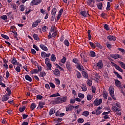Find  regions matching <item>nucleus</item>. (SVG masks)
<instances>
[{
	"label": "nucleus",
	"instance_id": "4be33fe9",
	"mask_svg": "<svg viewBox=\"0 0 125 125\" xmlns=\"http://www.w3.org/2000/svg\"><path fill=\"white\" fill-rule=\"evenodd\" d=\"M25 79L26 80V81H28V82H30L31 83L32 82V78L29 76V75H26L25 76Z\"/></svg>",
	"mask_w": 125,
	"mask_h": 125
},
{
	"label": "nucleus",
	"instance_id": "ea45409f",
	"mask_svg": "<svg viewBox=\"0 0 125 125\" xmlns=\"http://www.w3.org/2000/svg\"><path fill=\"white\" fill-rule=\"evenodd\" d=\"M36 107H37V105H36V104L32 103L30 106V109L31 110H34L36 108Z\"/></svg>",
	"mask_w": 125,
	"mask_h": 125
},
{
	"label": "nucleus",
	"instance_id": "a18cd8bd",
	"mask_svg": "<svg viewBox=\"0 0 125 125\" xmlns=\"http://www.w3.org/2000/svg\"><path fill=\"white\" fill-rule=\"evenodd\" d=\"M56 29V27L54 26H52L51 27V29L50 30V33H53V32H55V29Z\"/></svg>",
	"mask_w": 125,
	"mask_h": 125
},
{
	"label": "nucleus",
	"instance_id": "2eb2a0df",
	"mask_svg": "<svg viewBox=\"0 0 125 125\" xmlns=\"http://www.w3.org/2000/svg\"><path fill=\"white\" fill-rule=\"evenodd\" d=\"M54 75L56 76V77H59V76H60V71H59V69H55L54 70Z\"/></svg>",
	"mask_w": 125,
	"mask_h": 125
},
{
	"label": "nucleus",
	"instance_id": "864d4df0",
	"mask_svg": "<svg viewBox=\"0 0 125 125\" xmlns=\"http://www.w3.org/2000/svg\"><path fill=\"white\" fill-rule=\"evenodd\" d=\"M56 123H60L63 121V119L62 118H58L55 119Z\"/></svg>",
	"mask_w": 125,
	"mask_h": 125
},
{
	"label": "nucleus",
	"instance_id": "c756f323",
	"mask_svg": "<svg viewBox=\"0 0 125 125\" xmlns=\"http://www.w3.org/2000/svg\"><path fill=\"white\" fill-rule=\"evenodd\" d=\"M45 105V103L44 102H39V106L41 108V109H42L43 108V105Z\"/></svg>",
	"mask_w": 125,
	"mask_h": 125
},
{
	"label": "nucleus",
	"instance_id": "5701e85b",
	"mask_svg": "<svg viewBox=\"0 0 125 125\" xmlns=\"http://www.w3.org/2000/svg\"><path fill=\"white\" fill-rule=\"evenodd\" d=\"M55 113V110L54 109V108H51L49 112V116H52V115H53Z\"/></svg>",
	"mask_w": 125,
	"mask_h": 125
},
{
	"label": "nucleus",
	"instance_id": "f8f14e48",
	"mask_svg": "<svg viewBox=\"0 0 125 125\" xmlns=\"http://www.w3.org/2000/svg\"><path fill=\"white\" fill-rule=\"evenodd\" d=\"M110 57L114 58V59H118V58H123V57H121L119 54H112L110 55Z\"/></svg>",
	"mask_w": 125,
	"mask_h": 125
},
{
	"label": "nucleus",
	"instance_id": "9b49d317",
	"mask_svg": "<svg viewBox=\"0 0 125 125\" xmlns=\"http://www.w3.org/2000/svg\"><path fill=\"white\" fill-rule=\"evenodd\" d=\"M101 109H102V106H99L97 107L96 110V116H99L101 113H102V111L101 110Z\"/></svg>",
	"mask_w": 125,
	"mask_h": 125
},
{
	"label": "nucleus",
	"instance_id": "79ce46f5",
	"mask_svg": "<svg viewBox=\"0 0 125 125\" xmlns=\"http://www.w3.org/2000/svg\"><path fill=\"white\" fill-rule=\"evenodd\" d=\"M89 55L91 57H95V56H96L95 55V52L94 51H90L89 53Z\"/></svg>",
	"mask_w": 125,
	"mask_h": 125
},
{
	"label": "nucleus",
	"instance_id": "09e8293b",
	"mask_svg": "<svg viewBox=\"0 0 125 125\" xmlns=\"http://www.w3.org/2000/svg\"><path fill=\"white\" fill-rule=\"evenodd\" d=\"M1 36L2 37V38L5 39V40H9V37L7 35L1 34Z\"/></svg>",
	"mask_w": 125,
	"mask_h": 125
},
{
	"label": "nucleus",
	"instance_id": "a19ab883",
	"mask_svg": "<svg viewBox=\"0 0 125 125\" xmlns=\"http://www.w3.org/2000/svg\"><path fill=\"white\" fill-rule=\"evenodd\" d=\"M118 63L120 64L121 67H122L123 69H125V64L123 62H118Z\"/></svg>",
	"mask_w": 125,
	"mask_h": 125
},
{
	"label": "nucleus",
	"instance_id": "f03ea898",
	"mask_svg": "<svg viewBox=\"0 0 125 125\" xmlns=\"http://www.w3.org/2000/svg\"><path fill=\"white\" fill-rule=\"evenodd\" d=\"M57 12V9L56 8H53L51 11V21H54V19H55V15H56V13Z\"/></svg>",
	"mask_w": 125,
	"mask_h": 125
},
{
	"label": "nucleus",
	"instance_id": "aec40b11",
	"mask_svg": "<svg viewBox=\"0 0 125 125\" xmlns=\"http://www.w3.org/2000/svg\"><path fill=\"white\" fill-rule=\"evenodd\" d=\"M77 69H78L79 71H82V70H83V65H82V64L81 63H78L77 64V67H76Z\"/></svg>",
	"mask_w": 125,
	"mask_h": 125
},
{
	"label": "nucleus",
	"instance_id": "13d9d810",
	"mask_svg": "<svg viewBox=\"0 0 125 125\" xmlns=\"http://www.w3.org/2000/svg\"><path fill=\"white\" fill-rule=\"evenodd\" d=\"M89 43L90 45V46L92 48H95V47H96V46H95V44H94V43L92 42H89Z\"/></svg>",
	"mask_w": 125,
	"mask_h": 125
},
{
	"label": "nucleus",
	"instance_id": "c03bdc74",
	"mask_svg": "<svg viewBox=\"0 0 125 125\" xmlns=\"http://www.w3.org/2000/svg\"><path fill=\"white\" fill-rule=\"evenodd\" d=\"M111 9V2H107V5L106 7V10H110Z\"/></svg>",
	"mask_w": 125,
	"mask_h": 125
},
{
	"label": "nucleus",
	"instance_id": "e433bc0d",
	"mask_svg": "<svg viewBox=\"0 0 125 125\" xmlns=\"http://www.w3.org/2000/svg\"><path fill=\"white\" fill-rule=\"evenodd\" d=\"M115 83L116 86H120L121 85V82L118 80H115Z\"/></svg>",
	"mask_w": 125,
	"mask_h": 125
},
{
	"label": "nucleus",
	"instance_id": "9d476101",
	"mask_svg": "<svg viewBox=\"0 0 125 125\" xmlns=\"http://www.w3.org/2000/svg\"><path fill=\"white\" fill-rule=\"evenodd\" d=\"M97 66L98 67V69L101 70L102 68H103V62H102V60H100L99 62L97 63Z\"/></svg>",
	"mask_w": 125,
	"mask_h": 125
},
{
	"label": "nucleus",
	"instance_id": "7c9ffc66",
	"mask_svg": "<svg viewBox=\"0 0 125 125\" xmlns=\"http://www.w3.org/2000/svg\"><path fill=\"white\" fill-rule=\"evenodd\" d=\"M83 76L85 79H87L88 78V74L85 71H83L82 73Z\"/></svg>",
	"mask_w": 125,
	"mask_h": 125
},
{
	"label": "nucleus",
	"instance_id": "412c9836",
	"mask_svg": "<svg viewBox=\"0 0 125 125\" xmlns=\"http://www.w3.org/2000/svg\"><path fill=\"white\" fill-rule=\"evenodd\" d=\"M103 95L104 99H108V93L106 91H104L103 92Z\"/></svg>",
	"mask_w": 125,
	"mask_h": 125
},
{
	"label": "nucleus",
	"instance_id": "e2e57ef3",
	"mask_svg": "<svg viewBox=\"0 0 125 125\" xmlns=\"http://www.w3.org/2000/svg\"><path fill=\"white\" fill-rule=\"evenodd\" d=\"M55 81L56 82V83L58 85H59L60 84V80L59 79L55 78Z\"/></svg>",
	"mask_w": 125,
	"mask_h": 125
},
{
	"label": "nucleus",
	"instance_id": "bf43d9fd",
	"mask_svg": "<svg viewBox=\"0 0 125 125\" xmlns=\"http://www.w3.org/2000/svg\"><path fill=\"white\" fill-rule=\"evenodd\" d=\"M66 60H67V59L66 58V57H63L61 61L62 63V64H65V63L66 62Z\"/></svg>",
	"mask_w": 125,
	"mask_h": 125
},
{
	"label": "nucleus",
	"instance_id": "680f3d73",
	"mask_svg": "<svg viewBox=\"0 0 125 125\" xmlns=\"http://www.w3.org/2000/svg\"><path fill=\"white\" fill-rule=\"evenodd\" d=\"M47 67L48 68L49 70H51V68L52 67V65H51V63L50 62L49 63L46 64Z\"/></svg>",
	"mask_w": 125,
	"mask_h": 125
},
{
	"label": "nucleus",
	"instance_id": "5fc2aeb1",
	"mask_svg": "<svg viewBox=\"0 0 125 125\" xmlns=\"http://www.w3.org/2000/svg\"><path fill=\"white\" fill-rule=\"evenodd\" d=\"M78 96L79 97V98H81V99L84 98V94H83L79 93L78 94Z\"/></svg>",
	"mask_w": 125,
	"mask_h": 125
},
{
	"label": "nucleus",
	"instance_id": "72a5a7b5",
	"mask_svg": "<svg viewBox=\"0 0 125 125\" xmlns=\"http://www.w3.org/2000/svg\"><path fill=\"white\" fill-rule=\"evenodd\" d=\"M83 116H84V117H88L89 116V112L87 111H85L83 112Z\"/></svg>",
	"mask_w": 125,
	"mask_h": 125
},
{
	"label": "nucleus",
	"instance_id": "dca6fc26",
	"mask_svg": "<svg viewBox=\"0 0 125 125\" xmlns=\"http://www.w3.org/2000/svg\"><path fill=\"white\" fill-rule=\"evenodd\" d=\"M40 46L41 49L44 50V51H47L48 50V48H47V47L42 44H40Z\"/></svg>",
	"mask_w": 125,
	"mask_h": 125
},
{
	"label": "nucleus",
	"instance_id": "052dcab7",
	"mask_svg": "<svg viewBox=\"0 0 125 125\" xmlns=\"http://www.w3.org/2000/svg\"><path fill=\"white\" fill-rule=\"evenodd\" d=\"M15 70L16 72H18V73H20V72H21V68L20 66H17L15 68Z\"/></svg>",
	"mask_w": 125,
	"mask_h": 125
},
{
	"label": "nucleus",
	"instance_id": "4d7b16f0",
	"mask_svg": "<svg viewBox=\"0 0 125 125\" xmlns=\"http://www.w3.org/2000/svg\"><path fill=\"white\" fill-rule=\"evenodd\" d=\"M20 10L21 12L24 11V10H25V6L24 5H21L20 6Z\"/></svg>",
	"mask_w": 125,
	"mask_h": 125
},
{
	"label": "nucleus",
	"instance_id": "6ab92c4d",
	"mask_svg": "<svg viewBox=\"0 0 125 125\" xmlns=\"http://www.w3.org/2000/svg\"><path fill=\"white\" fill-rule=\"evenodd\" d=\"M46 76V73L45 71H41L39 74V77H40L41 78H43L44 77H45Z\"/></svg>",
	"mask_w": 125,
	"mask_h": 125
},
{
	"label": "nucleus",
	"instance_id": "3c124183",
	"mask_svg": "<svg viewBox=\"0 0 125 125\" xmlns=\"http://www.w3.org/2000/svg\"><path fill=\"white\" fill-rule=\"evenodd\" d=\"M57 96H60V94H59V93L51 95L50 97H57Z\"/></svg>",
	"mask_w": 125,
	"mask_h": 125
},
{
	"label": "nucleus",
	"instance_id": "4468645a",
	"mask_svg": "<svg viewBox=\"0 0 125 125\" xmlns=\"http://www.w3.org/2000/svg\"><path fill=\"white\" fill-rule=\"evenodd\" d=\"M107 39H108L110 42H112V41L115 42V41H116V37L112 35H109L107 36Z\"/></svg>",
	"mask_w": 125,
	"mask_h": 125
},
{
	"label": "nucleus",
	"instance_id": "603ef678",
	"mask_svg": "<svg viewBox=\"0 0 125 125\" xmlns=\"http://www.w3.org/2000/svg\"><path fill=\"white\" fill-rule=\"evenodd\" d=\"M87 84H88L89 86H91V85H92V81L89 79H88L87 81Z\"/></svg>",
	"mask_w": 125,
	"mask_h": 125
},
{
	"label": "nucleus",
	"instance_id": "8fccbe9b",
	"mask_svg": "<svg viewBox=\"0 0 125 125\" xmlns=\"http://www.w3.org/2000/svg\"><path fill=\"white\" fill-rule=\"evenodd\" d=\"M16 62H17V60H16V58L14 57L11 61V63L13 64V65H16Z\"/></svg>",
	"mask_w": 125,
	"mask_h": 125
},
{
	"label": "nucleus",
	"instance_id": "338daca9",
	"mask_svg": "<svg viewBox=\"0 0 125 125\" xmlns=\"http://www.w3.org/2000/svg\"><path fill=\"white\" fill-rule=\"evenodd\" d=\"M49 85L51 87H52V88H55V85L54 84V83H50Z\"/></svg>",
	"mask_w": 125,
	"mask_h": 125
},
{
	"label": "nucleus",
	"instance_id": "58836bf2",
	"mask_svg": "<svg viewBox=\"0 0 125 125\" xmlns=\"http://www.w3.org/2000/svg\"><path fill=\"white\" fill-rule=\"evenodd\" d=\"M77 122L79 124H83V122H84V120L83 119V118H79L78 119Z\"/></svg>",
	"mask_w": 125,
	"mask_h": 125
},
{
	"label": "nucleus",
	"instance_id": "473e14b6",
	"mask_svg": "<svg viewBox=\"0 0 125 125\" xmlns=\"http://www.w3.org/2000/svg\"><path fill=\"white\" fill-rule=\"evenodd\" d=\"M55 60H56V57H55V55L52 54L51 57V61H52V62H55Z\"/></svg>",
	"mask_w": 125,
	"mask_h": 125
},
{
	"label": "nucleus",
	"instance_id": "0eeeda50",
	"mask_svg": "<svg viewBox=\"0 0 125 125\" xmlns=\"http://www.w3.org/2000/svg\"><path fill=\"white\" fill-rule=\"evenodd\" d=\"M75 106L72 105L71 104H68L66 107V112H69V111H73L74 110Z\"/></svg>",
	"mask_w": 125,
	"mask_h": 125
},
{
	"label": "nucleus",
	"instance_id": "cd10ccee",
	"mask_svg": "<svg viewBox=\"0 0 125 125\" xmlns=\"http://www.w3.org/2000/svg\"><path fill=\"white\" fill-rule=\"evenodd\" d=\"M63 43L64 44V45H65L66 46H69L70 45V42H69V41L67 39H65L63 42Z\"/></svg>",
	"mask_w": 125,
	"mask_h": 125
},
{
	"label": "nucleus",
	"instance_id": "ddd939ff",
	"mask_svg": "<svg viewBox=\"0 0 125 125\" xmlns=\"http://www.w3.org/2000/svg\"><path fill=\"white\" fill-rule=\"evenodd\" d=\"M113 112L114 113H116L117 112H121V109L120 108H119L117 106H113L111 108Z\"/></svg>",
	"mask_w": 125,
	"mask_h": 125
},
{
	"label": "nucleus",
	"instance_id": "20e7f679",
	"mask_svg": "<svg viewBox=\"0 0 125 125\" xmlns=\"http://www.w3.org/2000/svg\"><path fill=\"white\" fill-rule=\"evenodd\" d=\"M102 99H100L99 100H98L97 98L94 100L93 104L94 106H99V105H100V104L102 103Z\"/></svg>",
	"mask_w": 125,
	"mask_h": 125
},
{
	"label": "nucleus",
	"instance_id": "f3484780",
	"mask_svg": "<svg viewBox=\"0 0 125 125\" xmlns=\"http://www.w3.org/2000/svg\"><path fill=\"white\" fill-rule=\"evenodd\" d=\"M108 91L110 93V96H112V95H113V94H114V91H115V89L113 87H110L109 88Z\"/></svg>",
	"mask_w": 125,
	"mask_h": 125
},
{
	"label": "nucleus",
	"instance_id": "c85d7f7f",
	"mask_svg": "<svg viewBox=\"0 0 125 125\" xmlns=\"http://www.w3.org/2000/svg\"><path fill=\"white\" fill-rule=\"evenodd\" d=\"M31 74H39V71L38 69H34L31 71H30Z\"/></svg>",
	"mask_w": 125,
	"mask_h": 125
},
{
	"label": "nucleus",
	"instance_id": "b1692460",
	"mask_svg": "<svg viewBox=\"0 0 125 125\" xmlns=\"http://www.w3.org/2000/svg\"><path fill=\"white\" fill-rule=\"evenodd\" d=\"M97 6L98 9H100V10H101V9H102V7H103V4L102 3V2L98 3L97 4Z\"/></svg>",
	"mask_w": 125,
	"mask_h": 125
},
{
	"label": "nucleus",
	"instance_id": "f704fd0d",
	"mask_svg": "<svg viewBox=\"0 0 125 125\" xmlns=\"http://www.w3.org/2000/svg\"><path fill=\"white\" fill-rule=\"evenodd\" d=\"M72 62L75 63V64H78L80 63V61H79L77 58H74L72 60Z\"/></svg>",
	"mask_w": 125,
	"mask_h": 125
},
{
	"label": "nucleus",
	"instance_id": "de8ad7c7",
	"mask_svg": "<svg viewBox=\"0 0 125 125\" xmlns=\"http://www.w3.org/2000/svg\"><path fill=\"white\" fill-rule=\"evenodd\" d=\"M115 69H116V70H118V71H119V72H121V73H123L124 72L123 69H122L119 65H117L115 67Z\"/></svg>",
	"mask_w": 125,
	"mask_h": 125
},
{
	"label": "nucleus",
	"instance_id": "a878e982",
	"mask_svg": "<svg viewBox=\"0 0 125 125\" xmlns=\"http://www.w3.org/2000/svg\"><path fill=\"white\" fill-rule=\"evenodd\" d=\"M96 0H87V4L88 5H91V3H94Z\"/></svg>",
	"mask_w": 125,
	"mask_h": 125
},
{
	"label": "nucleus",
	"instance_id": "2f4dec72",
	"mask_svg": "<svg viewBox=\"0 0 125 125\" xmlns=\"http://www.w3.org/2000/svg\"><path fill=\"white\" fill-rule=\"evenodd\" d=\"M114 73L116 76L118 78V79H120L121 80L123 79V77L122 76H121L120 74H119V73H118L117 71H114Z\"/></svg>",
	"mask_w": 125,
	"mask_h": 125
},
{
	"label": "nucleus",
	"instance_id": "37998d69",
	"mask_svg": "<svg viewBox=\"0 0 125 125\" xmlns=\"http://www.w3.org/2000/svg\"><path fill=\"white\" fill-rule=\"evenodd\" d=\"M76 76L78 79H81V78H82V74H81V72L78 71H77Z\"/></svg>",
	"mask_w": 125,
	"mask_h": 125
},
{
	"label": "nucleus",
	"instance_id": "774afa93",
	"mask_svg": "<svg viewBox=\"0 0 125 125\" xmlns=\"http://www.w3.org/2000/svg\"><path fill=\"white\" fill-rule=\"evenodd\" d=\"M37 99H39V100H42V96L41 95H37Z\"/></svg>",
	"mask_w": 125,
	"mask_h": 125
},
{
	"label": "nucleus",
	"instance_id": "a211bd4d",
	"mask_svg": "<svg viewBox=\"0 0 125 125\" xmlns=\"http://www.w3.org/2000/svg\"><path fill=\"white\" fill-rule=\"evenodd\" d=\"M9 96H7V95L5 94L4 96L2 97V102H4V101H7L9 99Z\"/></svg>",
	"mask_w": 125,
	"mask_h": 125
},
{
	"label": "nucleus",
	"instance_id": "1a4fd4ad",
	"mask_svg": "<svg viewBox=\"0 0 125 125\" xmlns=\"http://www.w3.org/2000/svg\"><path fill=\"white\" fill-rule=\"evenodd\" d=\"M66 67L69 72H71V71H72V65H71V62H67L66 63Z\"/></svg>",
	"mask_w": 125,
	"mask_h": 125
},
{
	"label": "nucleus",
	"instance_id": "423d86ee",
	"mask_svg": "<svg viewBox=\"0 0 125 125\" xmlns=\"http://www.w3.org/2000/svg\"><path fill=\"white\" fill-rule=\"evenodd\" d=\"M41 22L42 21L41 20V19H38L32 23V26L33 28H36V27H37L39 24H40V23H41Z\"/></svg>",
	"mask_w": 125,
	"mask_h": 125
},
{
	"label": "nucleus",
	"instance_id": "4c0bfd02",
	"mask_svg": "<svg viewBox=\"0 0 125 125\" xmlns=\"http://www.w3.org/2000/svg\"><path fill=\"white\" fill-rule=\"evenodd\" d=\"M104 28L106 30V31H109L110 30V27H109V25L107 24H105L104 26Z\"/></svg>",
	"mask_w": 125,
	"mask_h": 125
},
{
	"label": "nucleus",
	"instance_id": "49530a36",
	"mask_svg": "<svg viewBox=\"0 0 125 125\" xmlns=\"http://www.w3.org/2000/svg\"><path fill=\"white\" fill-rule=\"evenodd\" d=\"M20 112H21V113H22L23 112H24V110H26V106H23L22 107H20L19 109Z\"/></svg>",
	"mask_w": 125,
	"mask_h": 125
},
{
	"label": "nucleus",
	"instance_id": "39448f33",
	"mask_svg": "<svg viewBox=\"0 0 125 125\" xmlns=\"http://www.w3.org/2000/svg\"><path fill=\"white\" fill-rule=\"evenodd\" d=\"M80 14L82 15V16H83V17H89L90 15L89 14L88 12H86L84 11H81L80 12Z\"/></svg>",
	"mask_w": 125,
	"mask_h": 125
},
{
	"label": "nucleus",
	"instance_id": "7ed1b4c3",
	"mask_svg": "<svg viewBox=\"0 0 125 125\" xmlns=\"http://www.w3.org/2000/svg\"><path fill=\"white\" fill-rule=\"evenodd\" d=\"M42 2L41 0H32L30 2V5L34 6V5H39Z\"/></svg>",
	"mask_w": 125,
	"mask_h": 125
},
{
	"label": "nucleus",
	"instance_id": "6e6d98bb",
	"mask_svg": "<svg viewBox=\"0 0 125 125\" xmlns=\"http://www.w3.org/2000/svg\"><path fill=\"white\" fill-rule=\"evenodd\" d=\"M0 19H2V20H7L8 18L6 15H2L0 16Z\"/></svg>",
	"mask_w": 125,
	"mask_h": 125
},
{
	"label": "nucleus",
	"instance_id": "6e6552de",
	"mask_svg": "<svg viewBox=\"0 0 125 125\" xmlns=\"http://www.w3.org/2000/svg\"><path fill=\"white\" fill-rule=\"evenodd\" d=\"M41 56L42 58H45V57H49L50 56V53L47 54L45 52H41Z\"/></svg>",
	"mask_w": 125,
	"mask_h": 125
},
{
	"label": "nucleus",
	"instance_id": "c9c22d12",
	"mask_svg": "<svg viewBox=\"0 0 125 125\" xmlns=\"http://www.w3.org/2000/svg\"><path fill=\"white\" fill-rule=\"evenodd\" d=\"M6 91L8 92L7 94H6L8 96H10V94H11V90L9 87H7L6 89Z\"/></svg>",
	"mask_w": 125,
	"mask_h": 125
},
{
	"label": "nucleus",
	"instance_id": "bb28decb",
	"mask_svg": "<svg viewBox=\"0 0 125 125\" xmlns=\"http://www.w3.org/2000/svg\"><path fill=\"white\" fill-rule=\"evenodd\" d=\"M81 88L82 89V91H86V90H87V87L85 84H82Z\"/></svg>",
	"mask_w": 125,
	"mask_h": 125
},
{
	"label": "nucleus",
	"instance_id": "0e129e2a",
	"mask_svg": "<svg viewBox=\"0 0 125 125\" xmlns=\"http://www.w3.org/2000/svg\"><path fill=\"white\" fill-rule=\"evenodd\" d=\"M45 63L46 64L50 63V60H49L48 58H46L45 59Z\"/></svg>",
	"mask_w": 125,
	"mask_h": 125
},
{
	"label": "nucleus",
	"instance_id": "393cba45",
	"mask_svg": "<svg viewBox=\"0 0 125 125\" xmlns=\"http://www.w3.org/2000/svg\"><path fill=\"white\" fill-rule=\"evenodd\" d=\"M33 37L35 41H40V38H39V35H38V34H34Z\"/></svg>",
	"mask_w": 125,
	"mask_h": 125
},
{
	"label": "nucleus",
	"instance_id": "69168bd1",
	"mask_svg": "<svg viewBox=\"0 0 125 125\" xmlns=\"http://www.w3.org/2000/svg\"><path fill=\"white\" fill-rule=\"evenodd\" d=\"M33 48L36 49V50H37V51H39V50H40V49L39 48V47H38V46L36 45L35 44H34L33 45Z\"/></svg>",
	"mask_w": 125,
	"mask_h": 125
},
{
	"label": "nucleus",
	"instance_id": "f257e3e1",
	"mask_svg": "<svg viewBox=\"0 0 125 125\" xmlns=\"http://www.w3.org/2000/svg\"><path fill=\"white\" fill-rule=\"evenodd\" d=\"M66 101H67V97L66 96L62 98L58 97L54 101V103H55V104H61V103L66 102Z\"/></svg>",
	"mask_w": 125,
	"mask_h": 125
}]
</instances>
